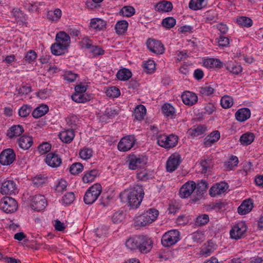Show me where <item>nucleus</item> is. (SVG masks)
<instances>
[{
	"instance_id": "nucleus-1",
	"label": "nucleus",
	"mask_w": 263,
	"mask_h": 263,
	"mask_svg": "<svg viewBox=\"0 0 263 263\" xmlns=\"http://www.w3.org/2000/svg\"><path fill=\"white\" fill-rule=\"evenodd\" d=\"M144 195L143 186L135 184L120 194L122 202H127L132 209H137L141 204Z\"/></svg>"
},
{
	"instance_id": "nucleus-2",
	"label": "nucleus",
	"mask_w": 263,
	"mask_h": 263,
	"mask_svg": "<svg viewBox=\"0 0 263 263\" xmlns=\"http://www.w3.org/2000/svg\"><path fill=\"white\" fill-rule=\"evenodd\" d=\"M159 215V211L154 208H151L135 218L136 226L145 227L155 221Z\"/></svg>"
},
{
	"instance_id": "nucleus-3",
	"label": "nucleus",
	"mask_w": 263,
	"mask_h": 263,
	"mask_svg": "<svg viewBox=\"0 0 263 263\" xmlns=\"http://www.w3.org/2000/svg\"><path fill=\"white\" fill-rule=\"evenodd\" d=\"M102 192V186L99 183H96L90 186L86 192L84 201L87 204L93 203L98 198Z\"/></svg>"
},
{
	"instance_id": "nucleus-4",
	"label": "nucleus",
	"mask_w": 263,
	"mask_h": 263,
	"mask_svg": "<svg viewBox=\"0 0 263 263\" xmlns=\"http://www.w3.org/2000/svg\"><path fill=\"white\" fill-rule=\"evenodd\" d=\"M0 209L6 213H12L17 210V203L11 197H5L0 200Z\"/></svg>"
},
{
	"instance_id": "nucleus-5",
	"label": "nucleus",
	"mask_w": 263,
	"mask_h": 263,
	"mask_svg": "<svg viewBox=\"0 0 263 263\" xmlns=\"http://www.w3.org/2000/svg\"><path fill=\"white\" fill-rule=\"evenodd\" d=\"M128 167L135 170L145 165L147 159L142 155H129L128 157Z\"/></svg>"
},
{
	"instance_id": "nucleus-6",
	"label": "nucleus",
	"mask_w": 263,
	"mask_h": 263,
	"mask_svg": "<svg viewBox=\"0 0 263 263\" xmlns=\"http://www.w3.org/2000/svg\"><path fill=\"white\" fill-rule=\"evenodd\" d=\"M247 229V226L245 222L241 221L236 223L230 230L231 237L236 240L243 237Z\"/></svg>"
},
{
	"instance_id": "nucleus-7",
	"label": "nucleus",
	"mask_w": 263,
	"mask_h": 263,
	"mask_svg": "<svg viewBox=\"0 0 263 263\" xmlns=\"http://www.w3.org/2000/svg\"><path fill=\"white\" fill-rule=\"evenodd\" d=\"M136 139L133 135L123 137L118 144V148L120 152H127L135 145Z\"/></svg>"
},
{
	"instance_id": "nucleus-8",
	"label": "nucleus",
	"mask_w": 263,
	"mask_h": 263,
	"mask_svg": "<svg viewBox=\"0 0 263 263\" xmlns=\"http://www.w3.org/2000/svg\"><path fill=\"white\" fill-rule=\"evenodd\" d=\"M31 206L36 211L44 210L47 205V201L43 195L37 194L31 197Z\"/></svg>"
},
{
	"instance_id": "nucleus-9",
	"label": "nucleus",
	"mask_w": 263,
	"mask_h": 263,
	"mask_svg": "<svg viewBox=\"0 0 263 263\" xmlns=\"http://www.w3.org/2000/svg\"><path fill=\"white\" fill-rule=\"evenodd\" d=\"M209 187L208 183L203 180H201L196 184V191L192 196V200L196 201L201 199Z\"/></svg>"
},
{
	"instance_id": "nucleus-10",
	"label": "nucleus",
	"mask_w": 263,
	"mask_h": 263,
	"mask_svg": "<svg viewBox=\"0 0 263 263\" xmlns=\"http://www.w3.org/2000/svg\"><path fill=\"white\" fill-rule=\"evenodd\" d=\"M196 188V183L193 181H189L181 187L179 191V195L182 198H186L192 195Z\"/></svg>"
},
{
	"instance_id": "nucleus-11",
	"label": "nucleus",
	"mask_w": 263,
	"mask_h": 263,
	"mask_svg": "<svg viewBox=\"0 0 263 263\" xmlns=\"http://www.w3.org/2000/svg\"><path fill=\"white\" fill-rule=\"evenodd\" d=\"M181 162V158L178 153L173 154L168 159L166 168L167 172L172 173L175 171L178 167Z\"/></svg>"
},
{
	"instance_id": "nucleus-12",
	"label": "nucleus",
	"mask_w": 263,
	"mask_h": 263,
	"mask_svg": "<svg viewBox=\"0 0 263 263\" xmlns=\"http://www.w3.org/2000/svg\"><path fill=\"white\" fill-rule=\"evenodd\" d=\"M15 159V154L13 149L8 148L2 151L0 154V163L8 165L12 163Z\"/></svg>"
},
{
	"instance_id": "nucleus-13",
	"label": "nucleus",
	"mask_w": 263,
	"mask_h": 263,
	"mask_svg": "<svg viewBox=\"0 0 263 263\" xmlns=\"http://www.w3.org/2000/svg\"><path fill=\"white\" fill-rule=\"evenodd\" d=\"M17 191L16 184L13 180H6L2 183L1 193L3 195L15 194Z\"/></svg>"
},
{
	"instance_id": "nucleus-14",
	"label": "nucleus",
	"mask_w": 263,
	"mask_h": 263,
	"mask_svg": "<svg viewBox=\"0 0 263 263\" xmlns=\"http://www.w3.org/2000/svg\"><path fill=\"white\" fill-rule=\"evenodd\" d=\"M229 185L225 182H220L213 185L209 190V194L212 197H216L224 193L228 189Z\"/></svg>"
},
{
	"instance_id": "nucleus-15",
	"label": "nucleus",
	"mask_w": 263,
	"mask_h": 263,
	"mask_svg": "<svg viewBox=\"0 0 263 263\" xmlns=\"http://www.w3.org/2000/svg\"><path fill=\"white\" fill-rule=\"evenodd\" d=\"M147 48L154 53L156 54H162L164 48L163 44L159 41L148 39L146 42Z\"/></svg>"
},
{
	"instance_id": "nucleus-16",
	"label": "nucleus",
	"mask_w": 263,
	"mask_h": 263,
	"mask_svg": "<svg viewBox=\"0 0 263 263\" xmlns=\"http://www.w3.org/2000/svg\"><path fill=\"white\" fill-rule=\"evenodd\" d=\"M181 98L183 103L189 106L195 105L198 102L197 95L190 91L183 92L181 95Z\"/></svg>"
},
{
	"instance_id": "nucleus-17",
	"label": "nucleus",
	"mask_w": 263,
	"mask_h": 263,
	"mask_svg": "<svg viewBox=\"0 0 263 263\" xmlns=\"http://www.w3.org/2000/svg\"><path fill=\"white\" fill-rule=\"evenodd\" d=\"M179 232L176 230L165 232V247H170L179 240Z\"/></svg>"
},
{
	"instance_id": "nucleus-18",
	"label": "nucleus",
	"mask_w": 263,
	"mask_h": 263,
	"mask_svg": "<svg viewBox=\"0 0 263 263\" xmlns=\"http://www.w3.org/2000/svg\"><path fill=\"white\" fill-rule=\"evenodd\" d=\"M46 164L51 167H58L61 163L62 159L55 153H50L47 154L45 159Z\"/></svg>"
},
{
	"instance_id": "nucleus-19",
	"label": "nucleus",
	"mask_w": 263,
	"mask_h": 263,
	"mask_svg": "<svg viewBox=\"0 0 263 263\" xmlns=\"http://www.w3.org/2000/svg\"><path fill=\"white\" fill-rule=\"evenodd\" d=\"M253 208V201L252 199L245 200L238 208L237 212L240 215H246L251 211Z\"/></svg>"
},
{
	"instance_id": "nucleus-20",
	"label": "nucleus",
	"mask_w": 263,
	"mask_h": 263,
	"mask_svg": "<svg viewBox=\"0 0 263 263\" xmlns=\"http://www.w3.org/2000/svg\"><path fill=\"white\" fill-rule=\"evenodd\" d=\"M143 241L144 240L143 238H140V236H136L127 239L125 245L130 250L138 249L139 250L140 243H142Z\"/></svg>"
},
{
	"instance_id": "nucleus-21",
	"label": "nucleus",
	"mask_w": 263,
	"mask_h": 263,
	"mask_svg": "<svg viewBox=\"0 0 263 263\" xmlns=\"http://www.w3.org/2000/svg\"><path fill=\"white\" fill-rule=\"evenodd\" d=\"M216 249V245L212 240H209L202 247L200 254L204 257H208L210 256Z\"/></svg>"
},
{
	"instance_id": "nucleus-22",
	"label": "nucleus",
	"mask_w": 263,
	"mask_h": 263,
	"mask_svg": "<svg viewBox=\"0 0 263 263\" xmlns=\"http://www.w3.org/2000/svg\"><path fill=\"white\" fill-rule=\"evenodd\" d=\"M17 143L18 146L22 149L24 150L28 149L33 144L32 137L24 135L18 139Z\"/></svg>"
},
{
	"instance_id": "nucleus-23",
	"label": "nucleus",
	"mask_w": 263,
	"mask_h": 263,
	"mask_svg": "<svg viewBox=\"0 0 263 263\" xmlns=\"http://www.w3.org/2000/svg\"><path fill=\"white\" fill-rule=\"evenodd\" d=\"M203 65L208 68H221L223 63L218 59L209 58L203 60Z\"/></svg>"
},
{
	"instance_id": "nucleus-24",
	"label": "nucleus",
	"mask_w": 263,
	"mask_h": 263,
	"mask_svg": "<svg viewBox=\"0 0 263 263\" xmlns=\"http://www.w3.org/2000/svg\"><path fill=\"white\" fill-rule=\"evenodd\" d=\"M220 132L218 130H214L204 139V144L206 147L211 146L212 144L217 142L220 139Z\"/></svg>"
},
{
	"instance_id": "nucleus-25",
	"label": "nucleus",
	"mask_w": 263,
	"mask_h": 263,
	"mask_svg": "<svg viewBox=\"0 0 263 263\" xmlns=\"http://www.w3.org/2000/svg\"><path fill=\"white\" fill-rule=\"evenodd\" d=\"M24 132V128L22 125H14L7 130V136L10 139H13L20 136Z\"/></svg>"
},
{
	"instance_id": "nucleus-26",
	"label": "nucleus",
	"mask_w": 263,
	"mask_h": 263,
	"mask_svg": "<svg viewBox=\"0 0 263 263\" xmlns=\"http://www.w3.org/2000/svg\"><path fill=\"white\" fill-rule=\"evenodd\" d=\"M56 42L67 48L70 43L69 35L64 31H61L56 35Z\"/></svg>"
},
{
	"instance_id": "nucleus-27",
	"label": "nucleus",
	"mask_w": 263,
	"mask_h": 263,
	"mask_svg": "<svg viewBox=\"0 0 263 263\" xmlns=\"http://www.w3.org/2000/svg\"><path fill=\"white\" fill-rule=\"evenodd\" d=\"M227 70L233 74H238L242 71L241 66L238 63L232 61H228L225 65Z\"/></svg>"
},
{
	"instance_id": "nucleus-28",
	"label": "nucleus",
	"mask_w": 263,
	"mask_h": 263,
	"mask_svg": "<svg viewBox=\"0 0 263 263\" xmlns=\"http://www.w3.org/2000/svg\"><path fill=\"white\" fill-rule=\"evenodd\" d=\"M140 238H143L144 241L142 243H140L139 251L143 253H147L152 248L153 241L148 237L140 236Z\"/></svg>"
},
{
	"instance_id": "nucleus-29",
	"label": "nucleus",
	"mask_w": 263,
	"mask_h": 263,
	"mask_svg": "<svg viewBox=\"0 0 263 263\" xmlns=\"http://www.w3.org/2000/svg\"><path fill=\"white\" fill-rule=\"evenodd\" d=\"M251 116L250 110L248 108H242L238 109L235 113L236 120L240 122H243L248 119Z\"/></svg>"
},
{
	"instance_id": "nucleus-30",
	"label": "nucleus",
	"mask_w": 263,
	"mask_h": 263,
	"mask_svg": "<svg viewBox=\"0 0 263 263\" xmlns=\"http://www.w3.org/2000/svg\"><path fill=\"white\" fill-rule=\"evenodd\" d=\"M74 130L69 129L61 132L59 134L60 139L65 143L71 142L74 137Z\"/></svg>"
},
{
	"instance_id": "nucleus-31",
	"label": "nucleus",
	"mask_w": 263,
	"mask_h": 263,
	"mask_svg": "<svg viewBox=\"0 0 263 263\" xmlns=\"http://www.w3.org/2000/svg\"><path fill=\"white\" fill-rule=\"evenodd\" d=\"M206 131V127L203 125L194 126L188 130L189 134L193 137L203 135Z\"/></svg>"
},
{
	"instance_id": "nucleus-32",
	"label": "nucleus",
	"mask_w": 263,
	"mask_h": 263,
	"mask_svg": "<svg viewBox=\"0 0 263 263\" xmlns=\"http://www.w3.org/2000/svg\"><path fill=\"white\" fill-rule=\"evenodd\" d=\"M180 207L179 204L175 200H171L169 202L167 209L168 218H171L178 211Z\"/></svg>"
},
{
	"instance_id": "nucleus-33",
	"label": "nucleus",
	"mask_w": 263,
	"mask_h": 263,
	"mask_svg": "<svg viewBox=\"0 0 263 263\" xmlns=\"http://www.w3.org/2000/svg\"><path fill=\"white\" fill-rule=\"evenodd\" d=\"M177 110L171 104L165 103V118L173 120L177 117Z\"/></svg>"
},
{
	"instance_id": "nucleus-34",
	"label": "nucleus",
	"mask_w": 263,
	"mask_h": 263,
	"mask_svg": "<svg viewBox=\"0 0 263 263\" xmlns=\"http://www.w3.org/2000/svg\"><path fill=\"white\" fill-rule=\"evenodd\" d=\"M178 137L175 134L169 135L165 138V149H170L176 146Z\"/></svg>"
},
{
	"instance_id": "nucleus-35",
	"label": "nucleus",
	"mask_w": 263,
	"mask_h": 263,
	"mask_svg": "<svg viewBox=\"0 0 263 263\" xmlns=\"http://www.w3.org/2000/svg\"><path fill=\"white\" fill-rule=\"evenodd\" d=\"M215 89L210 84H206L198 88L199 94L202 97L210 96L214 93Z\"/></svg>"
},
{
	"instance_id": "nucleus-36",
	"label": "nucleus",
	"mask_w": 263,
	"mask_h": 263,
	"mask_svg": "<svg viewBox=\"0 0 263 263\" xmlns=\"http://www.w3.org/2000/svg\"><path fill=\"white\" fill-rule=\"evenodd\" d=\"M238 158L237 156L232 155L230 159L224 162L223 167L227 170H232L238 163Z\"/></svg>"
},
{
	"instance_id": "nucleus-37",
	"label": "nucleus",
	"mask_w": 263,
	"mask_h": 263,
	"mask_svg": "<svg viewBox=\"0 0 263 263\" xmlns=\"http://www.w3.org/2000/svg\"><path fill=\"white\" fill-rule=\"evenodd\" d=\"M146 112V109L144 105H138L134 110L135 118L139 121L142 120L144 119Z\"/></svg>"
},
{
	"instance_id": "nucleus-38",
	"label": "nucleus",
	"mask_w": 263,
	"mask_h": 263,
	"mask_svg": "<svg viewBox=\"0 0 263 263\" xmlns=\"http://www.w3.org/2000/svg\"><path fill=\"white\" fill-rule=\"evenodd\" d=\"M128 23L125 20L119 21L115 25V30L118 34L124 33L127 29Z\"/></svg>"
},
{
	"instance_id": "nucleus-39",
	"label": "nucleus",
	"mask_w": 263,
	"mask_h": 263,
	"mask_svg": "<svg viewBox=\"0 0 263 263\" xmlns=\"http://www.w3.org/2000/svg\"><path fill=\"white\" fill-rule=\"evenodd\" d=\"M90 26L94 29L100 30L105 27L106 23L102 19L95 18L91 20Z\"/></svg>"
},
{
	"instance_id": "nucleus-40",
	"label": "nucleus",
	"mask_w": 263,
	"mask_h": 263,
	"mask_svg": "<svg viewBox=\"0 0 263 263\" xmlns=\"http://www.w3.org/2000/svg\"><path fill=\"white\" fill-rule=\"evenodd\" d=\"M48 111V107L46 105H42L36 107L32 112V116L39 118L44 116Z\"/></svg>"
},
{
	"instance_id": "nucleus-41",
	"label": "nucleus",
	"mask_w": 263,
	"mask_h": 263,
	"mask_svg": "<svg viewBox=\"0 0 263 263\" xmlns=\"http://www.w3.org/2000/svg\"><path fill=\"white\" fill-rule=\"evenodd\" d=\"M254 135L253 133L247 132L243 134L240 138V143L245 145L250 144L254 139Z\"/></svg>"
},
{
	"instance_id": "nucleus-42",
	"label": "nucleus",
	"mask_w": 263,
	"mask_h": 263,
	"mask_svg": "<svg viewBox=\"0 0 263 263\" xmlns=\"http://www.w3.org/2000/svg\"><path fill=\"white\" fill-rule=\"evenodd\" d=\"M132 76L131 71L126 68L119 70L116 74L117 78L121 81H126L130 78Z\"/></svg>"
},
{
	"instance_id": "nucleus-43",
	"label": "nucleus",
	"mask_w": 263,
	"mask_h": 263,
	"mask_svg": "<svg viewBox=\"0 0 263 263\" xmlns=\"http://www.w3.org/2000/svg\"><path fill=\"white\" fill-rule=\"evenodd\" d=\"M98 174V171L96 170H91L86 172L82 178L83 182L89 183L93 181Z\"/></svg>"
},
{
	"instance_id": "nucleus-44",
	"label": "nucleus",
	"mask_w": 263,
	"mask_h": 263,
	"mask_svg": "<svg viewBox=\"0 0 263 263\" xmlns=\"http://www.w3.org/2000/svg\"><path fill=\"white\" fill-rule=\"evenodd\" d=\"M66 49L64 46L61 45L57 42L51 46L52 53L56 55H61Z\"/></svg>"
},
{
	"instance_id": "nucleus-45",
	"label": "nucleus",
	"mask_w": 263,
	"mask_h": 263,
	"mask_svg": "<svg viewBox=\"0 0 263 263\" xmlns=\"http://www.w3.org/2000/svg\"><path fill=\"white\" fill-rule=\"evenodd\" d=\"M67 125L71 129L74 130L77 127L78 119L75 115H71L65 119Z\"/></svg>"
},
{
	"instance_id": "nucleus-46",
	"label": "nucleus",
	"mask_w": 263,
	"mask_h": 263,
	"mask_svg": "<svg viewBox=\"0 0 263 263\" xmlns=\"http://www.w3.org/2000/svg\"><path fill=\"white\" fill-rule=\"evenodd\" d=\"M11 16L16 22H23L25 20V16L22 11L17 8H14L11 11Z\"/></svg>"
},
{
	"instance_id": "nucleus-47",
	"label": "nucleus",
	"mask_w": 263,
	"mask_h": 263,
	"mask_svg": "<svg viewBox=\"0 0 263 263\" xmlns=\"http://www.w3.org/2000/svg\"><path fill=\"white\" fill-rule=\"evenodd\" d=\"M137 178L140 181H146L153 178L152 174L146 170L137 173Z\"/></svg>"
},
{
	"instance_id": "nucleus-48",
	"label": "nucleus",
	"mask_w": 263,
	"mask_h": 263,
	"mask_svg": "<svg viewBox=\"0 0 263 263\" xmlns=\"http://www.w3.org/2000/svg\"><path fill=\"white\" fill-rule=\"evenodd\" d=\"M237 23L240 26L250 27L252 25V20L246 16H239L237 18Z\"/></svg>"
},
{
	"instance_id": "nucleus-49",
	"label": "nucleus",
	"mask_w": 263,
	"mask_h": 263,
	"mask_svg": "<svg viewBox=\"0 0 263 263\" xmlns=\"http://www.w3.org/2000/svg\"><path fill=\"white\" fill-rule=\"evenodd\" d=\"M135 13L134 8L130 6H124L120 11V14L123 16L130 17Z\"/></svg>"
},
{
	"instance_id": "nucleus-50",
	"label": "nucleus",
	"mask_w": 263,
	"mask_h": 263,
	"mask_svg": "<svg viewBox=\"0 0 263 263\" xmlns=\"http://www.w3.org/2000/svg\"><path fill=\"white\" fill-rule=\"evenodd\" d=\"M62 11L60 9H55L54 11H49L47 13V17L52 21H57L61 17Z\"/></svg>"
},
{
	"instance_id": "nucleus-51",
	"label": "nucleus",
	"mask_w": 263,
	"mask_h": 263,
	"mask_svg": "<svg viewBox=\"0 0 263 263\" xmlns=\"http://www.w3.org/2000/svg\"><path fill=\"white\" fill-rule=\"evenodd\" d=\"M204 2V0H191L189 7L194 10L201 9L205 5Z\"/></svg>"
},
{
	"instance_id": "nucleus-52",
	"label": "nucleus",
	"mask_w": 263,
	"mask_h": 263,
	"mask_svg": "<svg viewBox=\"0 0 263 263\" xmlns=\"http://www.w3.org/2000/svg\"><path fill=\"white\" fill-rule=\"evenodd\" d=\"M220 103L223 108H229L233 105V100L229 96H224L221 98Z\"/></svg>"
},
{
	"instance_id": "nucleus-53",
	"label": "nucleus",
	"mask_w": 263,
	"mask_h": 263,
	"mask_svg": "<svg viewBox=\"0 0 263 263\" xmlns=\"http://www.w3.org/2000/svg\"><path fill=\"white\" fill-rule=\"evenodd\" d=\"M143 68L145 72L148 73H152L155 68V62L153 60H148L143 64Z\"/></svg>"
},
{
	"instance_id": "nucleus-54",
	"label": "nucleus",
	"mask_w": 263,
	"mask_h": 263,
	"mask_svg": "<svg viewBox=\"0 0 263 263\" xmlns=\"http://www.w3.org/2000/svg\"><path fill=\"white\" fill-rule=\"evenodd\" d=\"M106 95L111 98H117L120 95V90L115 86H112L106 90Z\"/></svg>"
},
{
	"instance_id": "nucleus-55",
	"label": "nucleus",
	"mask_w": 263,
	"mask_h": 263,
	"mask_svg": "<svg viewBox=\"0 0 263 263\" xmlns=\"http://www.w3.org/2000/svg\"><path fill=\"white\" fill-rule=\"evenodd\" d=\"M209 221V215L205 214L199 215L196 219L195 223L198 226H203Z\"/></svg>"
},
{
	"instance_id": "nucleus-56",
	"label": "nucleus",
	"mask_w": 263,
	"mask_h": 263,
	"mask_svg": "<svg viewBox=\"0 0 263 263\" xmlns=\"http://www.w3.org/2000/svg\"><path fill=\"white\" fill-rule=\"evenodd\" d=\"M204 17L207 22H215L217 20V13L215 10L208 11L205 13Z\"/></svg>"
},
{
	"instance_id": "nucleus-57",
	"label": "nucleus",
	"mask_w": 263,
	"mask_h": 263,
	"mask_svg": "<svg viewBox=\"0 0 263 263\" xmlns=\"http://www.w3.org/2000/svg\"><path fill=\"white\" fill-rule=\"evenodd\" d=\"M92 153V150L91 148H84L80 151L79 155L82 159L87 160L91 157Z\"/></svg>"
},
{
	"instance_id": "nucleus-58",
	"label": "nucleus",
	"mask_w": 263,
	"mask_h": 263,
	"mask_svg": "<svg viewBox=\"0 0 263 263\" xmlns=\"http://www.w3.org/2000/svg\"><path fill=\"white\" fill-rule=\"evenodd\" d=\"M83 169V166L80 163L72 164L69 168L70 172L73 175H77L81 173Z\"/></svg>"
},
{
	"instance_id": "nucleus-59",
	"label": "nucleus",
	"mask_w": 263,
	"mask_h": 263,
	"mask_svg": "<svg viewBox=\"0 0 263 263\" xmlns=\"http://www.w3.org/2000/svg\"><path fill=\"white\" fill-rule=\"evenodd\" d=\"M125 215L122 211L115 212L112 216V221L115 223L121 222L124 218Z\"/></svg>"
},
{
	"instance_id": "nucleus-60",
	"label": "nucleus",
	"mask_w": 263,
	"mask_h": 263,
	"mask_svg": "<svg viewBox=\"0 0 263 263\" xmlns=\"http://www.w3.org/2000/svg\"><path fill=\"white\" fill-rule=\"evenodd\" d=\"M73 101L77 103H84L88 100L85 95L81 93H76L71 96Z\"/></svg>"
},
{
	"instance_id": "nucleus-61",
	"label": "nucleus",
	"mask_w": 263,
	"mask_h": 263,
	"mask_svg": "<svg viewBox=\"0 0 263 263\" xmlns=\"http://www.w3.org/2000/svg\"><path fill=\"white\" fill-rule=\"evenodd\" d=\"M74 200V195L72 192L65 194L62 198L63 203L66 205L71 204Z\"/></svg>"
},
{
	"instance_id": "nucleus-62",
	"label": "nucleus",
	"mask_w": 263,
	"mask_h": 263,
	"mask_svg": "<svg viewBox=\"0 0 263 263\" xmlns=\"http://www.w3.org/2000/svg\"><path fill=\"white\" fill-rule=\"evenodd\" d=\"M51 147V145L49 143L45 142L38 146V151L41 155H44L49 152Z\"/></svg>"
},
{
	"instance_id": "nucleus-63",
	"label": "nucleus",
	"mask_w": 263,
	"mask_h": 263,
	"mask_svg": "<svg viewBox=\"0 0 263 263\" xmlns=\"http://www.w3.org/2000/svg\"><path fill=\"white\" fill-rule=\"evenodd\" d=\"M67 185V182L64 179L58 181L55 185V190L57 192L61 193L65 190Z\"/></svg>"
},
{
	"instance_id": "nucleus-64",
	"label": "nucleus",
	"mask_w": 263,
	"mask_h": 263,
	"mask_svg": "<svg viewBox=\"0 0 263 263\" xmlns=\"http://www.w3.org/2000/svg\"><path fill=\"white\" fill-rule=\"evenodd\" d=\"M31 108L27 105L22 106L18 110V114L22 117H26L30 113Z\"/></svg>"
}]
</instances>
